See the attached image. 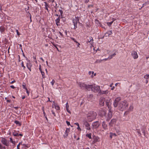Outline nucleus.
<instances>
[{
    "instance_id": "nucleus-27",
    "label": "nucleus",
    "mask_w": 149,
    "mask_h": 149,
    "mask_svg": "<svg viewBox=\"0 0 149 149\" xmlns=\"http://www.w3.org/2000/svg\"><path fill=\"white\" fill-rule=\"evenodd\" d=\"M112 19H113V20L112 22H107V24L108 25V26H111V25L112 24L113 22L116 20V19H114V18H113Z\"/></svg>"
},
{
    "instance_id": "nucleus-9",
    "label": "nucleus",
    "mask_w": 149,
    "mask_h": 149,
    "mask_svg": "<svg viewBox=\"0 0 149 149\" xmlns=\"http://www.w3.org/2000/svg\"><path fill=\"white\" fill-rule=\"evenodd\" d=\"M106 114V111L105 109H101L99 113V115L102 117L105 116Z\"/></svg>"
},
{
    "instance_id": "nucleus-15",
    "label": "nucleus",
    "mask_w": 149,
    "mask_h": 149,
    "mask_svg": "<svg viewBox=\"0 0 149 149\" xmlns=\"http://www.w3.org/2000/svg\"><path fill=\"white\" fill-rule=\"evenodd\" d=\"M78 85L83 89H85L86 84L83 83L77 82Z\"/></svg>"
},
{
    "instance_id": "nucleus-24",
    "label": "nucleus",
    "mask_w": 149,
    "mask_h": 149,
    "mask_svg": "<svg viewBox=\"0 0 149 149\" xmlns=\"http://www.w3.org/2000/svg\"><path fill=\"white\" fill-rule=\"evenodd\" d=\"M70 131V129L69 128H66V130L65 131V134L64 135V136L65 137H67L68 135V133Z\"/></svg>"
},
{
    "instance_id": "nucleus-28",
    "label": "nucleus",
    "mask_w": 149,
    "mask_h": 149,
    "mask_svg": "<svg viewBox=\"0 0 149 149\" xmlns=\"http://www.w3.org/2000/svg\"><path fill=\"white\" fill-rule=\"evenodd\" d=\"M133 104H131L129 108L128 109L129 111H132L133 109Z\"/></svg>"
},
{
    "instance_id": "nucleus-61",
    "label": "nucleus",
    "mask_w": 149,
    "mask_h": 149,
    "mask_svg": "<svg viewBox=\"0 0 149 149\" xmlns=\"http://www.w3.org/2000/svg\"><path fill=\"white\" fill-rule=\"evenodd\" d=\"M39 70H40V72H41V71H42V70L41 68V65H40V66H39Z\"/></svg>"
},
{
    "instance_id": "nucleus-34",
    "label": "nucleus",
    "mask_w": 149,
    "mask_h": 149,
    "mask_svg": "<svg viewBox=\"0 0 149 149\" xmlns=\"http://www.w3.org/2000/svg\"><path fill=\"white\" fill-rule=\"evenodd\" d=\"M5 28L3 26H0V31L2 33L4 32L5 31Z\"/></svg>"
},
{
    "instance_id": "nucleus-40",
    "label": "nucleus",
    "mask_w": 149,
    "mask_h": 149,
    "mask_svg": "<svg viewBox=\"0 0 149 149\" xmlns=\"http://www.w3.org/2000/svg\"><path fill=\"white\" fill-rule=\"evenodd\" d=\"M144 78L145 79L149 78V74H147L145 75L144 76Z\"/></svg>"
},
{
    "instance_id": "nucleus-4",
    "label": "nucleus",
    "mask_w": 149,
    "mask_h": 149,
    "mask_svg": "<svg viewBox=\"0 0 149 149\" xmlns=\"http://www.w3.org/2000/svg\"><path fill=\"white\" fill-rule=\"evenodd\" d=\"M72 23L74 25V30L77 27V23L79 22V19L78 17H75V18H73L72 20Z\"/></svg>"
},
{
    "instance_id": "nucleus-55",
    "label": "nucleus",
    "mask_w": 149,
    "mask_h": 149,
    "mask_svg": "<svg viewBox=\"0 0 149 149\" xmlns=\"http://www.w3.org/2000/svg\"><path fill=\"white\" fill-rule=\"evenodd\" d=\"M66 123L69 126V125H70V123L69 122H68V121H66Z\"/></svg>"
},
{
    "instance_id": "nucleus-64",
    "label": "nucleus",
    "mask_w": 149,
    "mask_h": 149,
    "mask_svg": "<svg viewBox=\"0 0 149 149\" xmlns=\"http://www.w3.org/2000/svg\"><path fill=\"white\" fill-rule=\"evenodd\" d=\"M59 33L62 36H63V34L61 32H59Z\"/></svg>"
},
{
    "instance_id": "nucleus-37",
    "label": "nucleus",
    "mask_w": 149,
    "mask_h": 149,
    "mask_svg": "<svg viewBox=\"0 0 149 149\" xmlns=\"http://www.w3.org/2000/svg\"><path fill=\"white\" fill-rule=\"evenodd\" d=\"M86 136L88 137L90 139H91V134L90 133L89 134H86Z\"/></svg>"
},
{
    "instance_id": "nucleus-53",
    "label": "nucleus",
    "mask_w": 149,
    "mask_h": 149,
    "mask_svg": "<svg viewBox=\"0 0 149 149\" xmlns=\"http://www.w3.org/2000/svg\"><path fill=\"white\" fill-rule=\"evenodd\" d=\"M148 2H145V3H143V7L145 6H146V5H148Z\"/></svg>"
},
{
    "instance_id": "nucleus-19",
    "label": "nucleus",
    "mask_w": 149,
    "mask_h": 149,
    "mask_svg": "<svg viewBox=\"0 0 149 149\" xmlns=\"http://www.w3.org/2000/svg\"><path fill=\"white\" fill-rule=\"evenodd\" d=\"M109 91L107 90L106 91H101L100 90L99 92V93L100 94L107 95L109 93Z\"/></svg>"
},
{
    "instance_id": "nucleus-30",
    "label": "nucleus",
    "mask_w": 149,
    "mask_h": 149,
    "mask_svg": "<svg viewBox=\"0 0 149 149\" xmlns=\"http://www.w3.org/2000/svg\"><path fill=\"white\" fill-rule=\"evenodd\" d=\"M116 55V54L115 53H114V54L109 56V57L108 58L109 59H110L112 58L113 57H114L115 55Z\"/></svg>"
},
{
    "instance_id": "nucleus-13",
    "label": "nucleus",
    "mask_w": 149,
    "mask_h": 149,
    "mask_svg": "<svg viewBox=\"0 0 149 149\" xmlns=\"http://www.w3.org/2000/svg\"><path fill=\"white\" fill-rule=\"evenodd\" d=\"M28 62L26 63V67L29 70V71L31 72V68L32 66V64L30 63V61L28 60H27Z\"/></svg>"
},
{
    "instance_id": "nucleus-52",
    "label": "nucleus",
    "mask_w": 149,
    "mask_h": 149,
    "mask_svg": "<svg viewBox=\"0 0 149 149\" xmlns=\"http://www.w3.org/2000/svg\"><path fill=\"white\" fill-rule=\"evenodd\" d=\"M21 65L23 67L24 69L26 68V67L25 66H24V64L23 62H22Z\"/></svg>"
},
{
    "instance_id": "nucleus-11",
    "label": "nucleus",
    "mask_w": 149,
    "mask_h": 149,
    "mask_svg": "<svg viewBox=\"0 0 149 149\" xmlns=\"http://www.w3.org/2000/svg\"><path fill=\"white\" fill-rule=\"evenodd\" d=\"M116 120L115 119H112L109 123V126L111 127H112L113 125H115L116 123Z\"/></svg>"
},
{
    "instance_id": "nucleus-50",
    "label": "nucleus",
    "mask_w": 149,
    "mask_h": 149,
    "mask_svg": "<svg viewBox=\"0 0 149 149\" xmlns=\"http://www.w3.org/2000/svg\"><path fill=\"white\" fill-rule=\"evenodd\" d=\"M93 97V95L91 94H90L89 95V96H88V98H92Z\"/></svg>"
},
{
    "instance_id": "nucleus-62",
    "label": "nucleus",
    "mask_w": 149,
    "mask_h": 149,
    "mask_svg": "<svg viewBox=\"0 0 149 149\" xmlns=\"http://www.w3.org/2000/svg\"><path fill=\"white\" fill-rule=\"evenodd\" d=\"M10 87L13 89H14L15 88V87L13 85L10 86Z\"/></svg>"
},
{
    "instance_id": "nucleus-22",
    "label": "nucleus",
    "mask_w": 149,
    "mask_h": 149,
    "mask_svg": "<svg viewBox=\"0 0 149 149\" xmlns=\"http://www.w3.org/2000/svg\"><path fill=\"white\" fill-rule=\"evenodd\" d=\"M49 1L50 2H51L52 3V4L51 5L52 6H53V7L55 8H56V6L57 5V4L56 3H55V5H54V4H53V3L54 1V0H49Z\"/></svg>"
},
{
    "instance_id": "nucleus-46",
    "label": "nucleus",
    "mask_w": 149,
    "mask_h": 149,
    "mask_svg": "<svg viewBox=\"0 0 149 149\" xmlns=\"http://www.w3.org/2000/svg\"><path fill=\"white\" fill-rule=\"evenodd\" d=\"M59 11L60 12V13L61 17V18L62 17V15L63 14V12L62 10H59Z\"/></svg>"
},
{
    "instance_id": "nucleus-43",
    "label": "nucleus",
    "mask_w": 149,
    "mask_h": 149,
    "mask_svg": "<svg viewBox=\"0 0 149 149\" xmlns=\"http://www.w3.org/2000/svg\"><path fill=\"white\" fill-rule=\"evenodd\" d=\"M43 113L44 114V115L45 117V118H46V119L47 120H48V118L47 117V115H46L45 111L44 110H43Z\"/></svg>"
},
{
    "instance_id": "nucleus-7",
    "label": "nucleus",
    "mask_w": 149,
    "mask_h": 149,
    "mask_svg": "<svg viewBox=\"0 0 149 149\" xmlns=\"http://www.w3.org/2000/svg\"><path fill=\"white\" fill-rule=\"evenodd\" d=\"M112 111L111 109H109V112L107 115V121H108L111 118L112 116Z\"/></svg>"
},
{
    "instance_id": "nucleus-47",
    "label": "nucleus",
    "mask_w": 149,
    "mask_h": 149,
    "mask_svg": "<svg viewBox=\"0 0 149 149\" xmlns=\"http://www.w3.org/2000/svg\"><path fill=\"white\" fill-rule=\"evenodd\" d=\"M22 143L21 142H20L17 146V149H20L19 146L20 144H21Z\"/></svg>"
},
{
    "instance_id": "nucleus-38",
    "label": "nucleus",
    "mask_w": 149,
    "mask_h": 149,
    "mask_svg": "<svg viewBox=\"0 0 149 149\" xmlns=\"http://www.w3.org/2000/svg\"><path fill=\"white\" fill-rule=\"evenodd\" d=\"M10 141L11 143H12L13 144H15V141H13L12 138L10 137Z\"/></svg>"
},
{
    "instance_id": "nucleus-41",
    "label": "nucleus",
    "mask_w": 149,
    "mask_h": 149,
    "mask_svg": "<svg viewBox=\"0 0 149 149\" xmlns=\"http://www.w3.org/2000/svg\"><path fill=\"white\" fill-rule=\"evenodd\" d=\"M142 130V131L143 133V134L145 136L146 135L145 133V130L146 129L145 128H143L141 129Z\"/></svg>"
},
{
    "instance_id": "nucleus-58",
    "label": "nucleus",
    "mask_w": 149,
    "mask_h": 149,
    "mask_svg": "<svg viewBox=\"0 0 149 149\" xmlns=\"http://www.w3.org/2000/svg\"><path fill=\"white\" fill-rule=\"evenodd\" d=\"M16 31L17 32V34L18 36H19L20 35V33H19L18 31V30H16Z\"/></svg>"
},
{
    "instance_id": "nucleus-21",
    "label": "nucleus",
    "mask_w": 149,
    "mask_h": 149,
    "mask_svg": "<svg viewBox=\"0 0 149 149\" xmlns=\"http://www.w3.org/2000/svg\"><path fill=\"white\" fill-rule=\"evenodd\" d=\"M93 85H86V86L85 89H86L88 91H90L91 89L92 90Z\"/></svg>"
},
{
    "instance_id": "nucleus-39",
    "label": "nucleus",
    "mask_w": 149,
    "mask_h": 149,
    "mask_svg": "<svg viewBox=\"0 0 149 149\" xmlns=\"http://www.w3.org/2000/svg\"><path fill=\"white\" fill-rule=\"evenodd\" d=\"M89 40L90 41H89V40H88L89 42H90L91 43H92L93 42V38L92 37L90 36L89 37Z\"/></svg>"
},
{
    "instance_id": "nucleus-56",
    "label": "nucleus",
    "mask_w": 149,
    "mask_h": 149,
    "mask_svg": "<svg viewBox=\"0 0 149 149\" xmlns=\"http://www.w3.org/2000/svg\"><path fill=\"white\" fill-rule=\"evenodd\" d=\"M105 35L106 37L108 36H110L108 34V33L107 32L105 33Z\"/></svg>"
},
{
    "instance_id": "nucleus-57",
    "label": "nucleus",
    "mask_w": 149,
    "mask_h": 149,
    "mask_svg": "<svg viewBox=\"0 0 149 149\" xmlns=\"http://www.w3.org/2000/svg\"><path fill=\"white\" fill-rule=\"evenodd\" d=\"M105 35L106 37L108 36H110L108 34V33L107 32L105 33Z\"/></svg>"
},
{
    "instance_id": "nucleus-17",
    "label": "nucleus",
    "mask_w": 149,
    "mask_h": 149,
    "mask_svg": "<svg viewBox=\"0 0 149 149\" xmlns=\"http://www.w3.org/2000/svg\"><path fill=\"white\" fill-rule=\"evenodd\" d=\"M102 126L104 130H106L108 129L107 125L106 124V123L105 121H104L102 122Z\"/></svg>"
},
{
    "instance_id": "nucleus-32",
    "label": "nucleus",
    "mask_w": 149,
    "mask_h": 149,
    "mask_svg": "<svg viewBox=\"0 0 149 149\" xmlns=\"http://www.w3.org/2000/svg\"><path fill=\"white\" fill-rule=\"evenodd\" d=\"M106 104L107 106L108 107V108L109 109H111V106H110V102H107L106 101Z\"/></svg>"
},
{
    "instance_id": "nucleus-42",
    "label": "nucleus",
    "mask_w": 149,
    "mask_h": 149,
    "mask_svg": "<svg viewBox=\"0 0 149 149\" xmlns=\"http://www.w3.org/2000/svg\"><path fill=\"white\" fill-rule=\"evenodd\" d=\"M41 73L42 75V78H45V75L44 72L42 71H41Z\"/></svg>"
},
{
    "instance_id": "nucleus-18",
    "label": "nucleus",
    "mask_w": 149,
    "mask_h": 149,
    "mask_svg": "<svg viewBox=\"0 0 149 149\" xmlns=\"http://www.w3.org/2000/svg\"><path fill=\"white\" fill-rule=\"evenodd\" d=\"M53 104H52V106H54V108L56 110H60V107L57 103H55L54 101L53 102Z\"/></svg>"
},
{
    "instance_id": "nucleus-25",
    "label": "nucleus",
    "mask_w": 149,
    "mask_h": 149,
    "mask_svg": "<svg viewBox=\"0 0 149 149\" xmlns=\"http://www.w3.org/2000/svg\"><path fill=\"white\" fill-rule=\"evenodd\" d=\"M14 123L16 124L17 125L19 126H21V123L19 122L17 120H15L14 122Z\"/></svg>"
},
{
    "instance_id": "nucleus-29",
    "label": "nucleus",
    "mask_w": 149,
    "mask_h": 149,
    "mask_svg": "<svg viewBox=\"0 0 149 149\" xmlns=\"http://www.w3.org/2000/svg\"><path fill=\"white\" fill-rule=\"evenodd\" d=\"M110 137L111 139H112V137L113 136H117V135H116V134L115 133H112V132H110Z\"/></svg>"
},
{
    "instance_id": "nucleus-60",
    "label": "nucleus",
    "mask_w": 149,
    "mask_h": 149,
    "mask_svg": "<svg viewBox=\"0 0 149 149\" xmlns=\"http://www.w3.org/2000/svg\"><path fill=\"white\" fill-rule=\"evenodd\" d=\"M26 93H27V94H28V95H29V91H28L27 89H26Z\"/></svg>"
},
{
    "instance_id": "nucleus-12",
    "label": "nucleus",
    "mask_w": 149,
    "mask_h": 149,
    "mask_svg": "<svg viewBox=\"0 0 149 149\" xmlns=\"http://www.w3.org/2000/svg\"><path fill=\"white\" fill-rule=\"evenodd\" d=\"M19 132V131H16L15 130H14L13 132V134L14 136H23V134H18V132Z\"/></svg>"
},
{
    "instance_id": "nucleus-23",
    "label": "nucleus",
    "mask_w": 149,
    "mask_h": 149,
    "mask_svg": "<svg viewBox=\"0 0 149 149\" xmlns=\"http://www.w3.org/2000/svg\"><path fill=\"white\" fill-rule=\"evenodd\" d=\"M44 3H45V9L47 10L48 12H49V10L48 8L49 7V5L46 2H45Z\"/></svg>"
},
{
    "instance_id": "nucleus-14",
    "label": "nucleus",
    "mask_w": 149,
    "mask_h": 149,
    "mask_svg": "<svg viewBox=\"0 0 149 149\" xmlns=\"http://www.w3.org/2000/svg\"><path fill=\"white\" fill-rule=\"evenodd\" d=\"M131 55L133 58L134 59H137L138 56L137 52L135 51H133L132 52Z\"/></svg>"
},
{
    "instance_id": "nucleus-2",
    "label": "nucleus",
    "mask_w": 149,
    "mask_h": 149,
    "mask_svg": "<svg viewBox=\"0 0 149 149\" xmlns=\"http://www.w3.org/2000/svg\"><path fill=\"white\" fill-rule=\"evenodd\" d=\"M97 113L94 111H90L87 116L88 120L89 122H91L96 118Z\"/></svg>"
},
{
    "instance_id": "nucleus-16",
    "label": "nucleus",
    "mask_w": 149,
    "mask_h": 149,
    "mask_svg": "<svg viewBox=\"0 0 149 149\" xmlns=\"http://www.w3.org/2000/svg\"><path fill=\"white\" fill-rule=\"evenodd\" d=\"M105 101V99L103 97H101L100 98L99 101V104L101 106H104V102Z\"/></svg>"
},
{
    "instance_id": "nucleus-6",
    "label": "nucleus",
    "mask_w": 149,
    "mask_h": 149,
    "mask_svg": "<svg viewBox=\"0 0 149 149\" xmlns=\"http://www.w3.org/2000/svg\"><path fill=\"white\" fill-rule=\"evenodd\" d=\"M1 141L2 143L6 146H9V142L6 139L3 137L1 138Z\"/></svg>"
},
{
    "instance_id": "nucleus-31",
    "label": "nucleus",
    "mask_w": 149,
    "mask_h": 149,
    "mask_svg": "<svg viewBox=\"0 0 149 149\" xmlns=\"http://www.w3.org/2000/svg\"><path fill=\"white\" fill-rule=\"evenodd\" d=\"M137 132L138 133V134L139 136H141V132L140 130L139 129H137Z\"/></svg>"
},
{
    "instance_id": "nucleus-8",
    "label": "nucleus",
    "mask_w": 149,
    "mask_h": 149,
    "mask_svg": "<svg viewBox=\"0 0 149 149\" xmlns=\"http://www.w3.org/2000/svg\"><path fill=\"white\" fill-rule=\"evenodd\" d=\"M120 97H118L115 99L113 103L114 107H116L117 106L118 102L120 101Z\"/></svg>"
},
{
    "instance_id": "nucleus-49",
    "label": "nucleus",
    "mask_w": 149,
    "mask_h": 149,
    "mask_svg": "<svg viewBox=\"0 0 149 149\" xmlns=\"http://www.w3.org/2000/svg\"><path fill=\"white\" fill-rule=\"evenodd\" d=\"M55 83V81L54 79H52V81L51 82V84H52V85L53 86L54 84Z\"/></svg>"
},
{
    "instance_id": "nucleus-10",
    "label": "nucleus",
    "mask_w": 149,
    "mask_h": 149,
    "mask_svg": "<svg viewBox=\"0 0 149 149\" xmlns=\"http://www.w3.org/2000/svg\"><path fill=\"white\" fill-rule=\"evenodd\" d=\"M92 125L93 126V128L95 129L97 128L100 126L99 122L98 121L94 122L92 123Z\"/></svg>"
},
{
    "instance_id": "nucleus-26",
    "label": "nucleus",
    "mask_w": 149,
    "mask_h": 149,
    "mask_svg": "<svg viewBox=\"0 0 149 149\" xmlns=\"http://www.w3.org/2000/svg\"><path fill=\"white\" fill-rule=\"evenodd\" d=\"M99 138L97 136V137H96L95 136V137L94 138V143H95L97 142H98V141H99Z\"/></svg>"
},
{
    "instance_id": "nucleus-33",
    "label": "nucleus",
    "mask_w": 149,
    "mask_h": 149,
    "mask_svg": "<svg viewBox=\"0 0 149 149\" xmlns=\"http://www.w3.org/2000/svg\"><path fill=\"white\" fill-rule=\"evenodd\" d=\"M69 107V106L68 104V102H67L66 103V110L68 113H70V111L68 109Z\"/></svg>"
},
{
    "instance_id": "nucleus-54",
    "label": "nucleus",
    "mask_w": 149,
    "mask_h": 149,
    "mask_svg": "<svg viewBox=\"0 0 149 149\" xmlns=\"http://www.w3.org/2000/svg\"><path fill=\"white\" fill-rule=\"evenodd\" d=\"M51 112L54 115V116H56V115L55 112L53 110H52Z\"/></svg>"
},
{
    "instance_id": "nucleus-35",
    "label": "nucleus",
    "mask_w": 149,
    "mask_h": 149,
    "mask_svg": "<svg viewBox=\"0 0 149 149\" xmlns=\"http://www.w3.org/2000/svg\"><path fill=\"white\" fill-rule=\"evenodd\" d=\"M74 124L76 125L77 126H78V127H77V129L78 130H79L80 131L81 130V129L80 127H79V124L78 123H74Z\"/></svg>"
},
{
    "instance_id": "nucleus-63",
    "label": "nucleus",
    "mask_w": 149,
    "mask_h": 149,
    "mask_svg": "<svg viewBox=\"0 0 149 149\" xmlns=\"http://www.w3.org/2000/svg\"><path fill=\"white\" fill-rule=\"evenodd\" d=\"M89 0H85V2L86 3H87L89 2Z\"/></svg>"
},
{
    "instance_id": "nucleus-45",
    "label": "nucleus",
    "mask_w": 149,
    "mask_h": 149,
    "mask_svg": "<svg viewBox=\"0 0 149 149\" xmlns=\"http://www.w3.org/2000/svg\"><path fill=\"white\" fill-rule=\"evenodd\" d=\"M102 61V60H97L95 62V63H99L101 62Z\"/></svg>"
},
{
    "instance_id": "nucleus-5",
    "label": "nucleus",
    "mask_w": 149,
    "mask_h": 149,
    "mask_svg": "<svg viewBox=\"0 0 149 149\" xmlns=\"http://www.w3.org/2000/svg\"><path fill=\"white\" fill-rule=\"evenodd\" d=\"M100 86H93L92 91H93L94 92H98V93H99V92L100 91Z\"/></svg>"
},
{
    "instance_id": "nucleus-44",
    "label": "nucleus",
    "mask_w": 149,
    "mask_h": 149,
    "mask_svg": "<svg viewBox=\"0 0 149 149\" xmlns=\"http://www.w3.org/2000/svg\"><path fill=\"white\" fill-rule=\"evenodd\" d=\"M109 35H111L112 34V32L111 30L107 32Z\"/></svg>"
},
{
    "instance_id": "nucleus-59",
    "label": "nucleus",
    "mask_w": 149,
    "mask_h": 149,
    "mask_svg": "<svg viewBox=\"0 0 149 149\" xmlns=\"http://www.w3.org/2000/svg\"><path fill=\"white\" fill-rule=\"evenodd\" d=\"M6 147L4 146H3L2 145L1 146V149H6Z\"/></svg>"
},
{
    "instance_id": "nucleus-1",
    "label": "nucleus",
    "mask_w": 149,
    "mask_h": 149,
    "mask_svg": "<svg viewBox=\"0 0 149 149\" xmlns=\"http://www.w3.org/2000/svg\"><path fill=\"white\" fill-rule=\"evenodd\" d=\"M128 104L126 101L120 102L118 105V109L121 111L125 110L128 107Z\"/></svg>"
},
{
    "instance_id": "nucleus-20",
    "label": "nucleus",
    "mask_w": 149,
    "mask_h": 149,
    "mask_svg": "<svg viewBox=\"0 0 149 149\" xmlns=\"http://www.w3.org/2000/svg\"><path fill=\"white\" fill-rule=\"evenodd\" d=\"M60 16H59V17L55 20L56 24L57 26L60 25Z\"/></svg>"
},
{
    "instance_id": "nucleus-36",
    "label": "nucleus",
    "mask_w": 149,
    "mask_h": 149,
    "mask_svg": "<svg viewBox=\"0 0 149 149\" xmlns=\"http://www.w3.org/2000/svg\"><path fill=\"white\" fill-rule=\"evenodd\" d=\"M94 73V72L93 71H90L88 72V74L89 75H91L92 74V75L91 76V78H93V74Z\"/></svg>"
},
{
    "instance_id": "nucleus-51",
    "label": "nucleus",
    "mask_w": 149,
    "mask_h": 149,
    "mask_svg": "<svg viewBox=\"0 0 149 149\" xmlns=\"http://www.w3.org/2000/svg\"><path fill=\"white\" fill-rule=\"evenodd\" d=\"M71 38L74 42H75L76 43H77V41L74 38Z\"/></svg>"
},
{
    "instance_id": "nucleus-3",
    "label": "nucleus",
    "mask_w": 149,
    "mask_h": 149,
    "mask_svg": "<svg viewBox=\"0 0 149 149\" xmlns=\"http://www.w3.org/2000/svg\"><path fill=\"white\" fill-rule=\"evenodd\" d=\"M82 125L83 127H85L86 130H90L91 128L89 124L87 122L86 120L84 119L82 121Z\"/></svg>"
},
{
    "instance_id": "nucleus-48",
    "label": "nucleus",
    "mask_w": 149,
    "mask_h": 149,
    "mask_svg": "<svg viewBox=\"0 0 149 149\" xmlns=\"http://www.w3.org/2000/svg\"><path fill=\"white\" fill-rule=\"evenodd\" d=\"M22 86L24 89H27L26 87L25 86V83L23 84L22 85Z\"/></svg>"
}]
</instances>
